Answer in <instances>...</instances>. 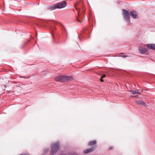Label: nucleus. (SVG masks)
<instances>
[{
    "label": "nucleus",
    "instance_id": "nucleus-1",
    "mask_svg": "<svg viewBox=\"0 0 155 155\" xmlns=\"http://www.w3.org/2000/svg\"><path fill=\"white\" fill-rule=\"evenodd\" d=\"M72 78L73 77L72 76L61 75L56 77L55 78V80L56 81H59L60 82H63L71 80L72 79Z\"/></svg>",
    "mask_w": 155,
    "mask_h": 155
},
{
    "label": "nucleus",
    "instance_id": "nucleus-2",
    "mask_svg": "<svg viewBox=\"0 0 155 155\" xmlns=\"http://www.w3.org/2000/svg\"><path fill=\"white\" fill-rule=\"evenodd\" d=\"M59 148V144L58 142L54 143L51 145V150L50 153L51 155L55 154Z\"/></svg>",
    "mask_w": 155,
    "mask_h": 155
},
{
    "label": "nucleus",
    "instance_id": "nucleus-3",
    "mask_svg": "<svg viewBox=\"0 0 155 155\" xmlns=\"http://www.w3.org/2000/svg\"><path fill=\"white\" fill-rule=\"evenodd\" d=\"M146 45H143L139 47V51L141 54H144L148 50L146 48Z\"/></svg>",
    "mask_w": 155,
    "mask_h": 155
},
{
    "label": "nucleus",
    "instance_id": "nucleus-4",
    "mask_svg": "<svg viewBox=\"0 0 155 155\" xmlns=\"http://www.w3.org/2000/svg\"><path fill=\"white\" fill-rule=\"evenodd\" d=\"M123 15L124 18L125 20L128 22H130V14L129 12L126 10L123 9Z\"/></svg>",
    "mask_w": 155,
    "mask_h": 155
},
{
    "label": "nucleus",
    "instance_id": "nucleus-5",
    "mask_svg": "<svg viewBox=\"0 0 155 155\" xmlns=\"http://www.w3.org/2000/svg\"><path fill=\"white\" fill-rule=\"evenodd\" d=\"M58 8H61L65 7L67 5L66 2L63 1L56 4Z\"/></svg>",
    "mask_w": 155,
    "mask_h": 155
},
{
    "label": "nucleus",
    "instance_id": "nucleus-6",
    "mask_svg": "<svg viewBox=\"0 0 155 155\" xmlns=\"http://www.w3.org/2000/svg\"><path fill=\"white\" fill-rule=\"evenodd\" d=\"M130 15L134 18H139L137 12L135 11H133L130 12Z\"/></svg>",
    "mask_w": 155,
    "mask_h": 155
},
{
    "label": "nucleus",
    "instance_id": "nucleus-7",
    "mask_svg": "<svg viewBox=\"0 0 155 155\" xmlns=\"http://www.w3.org/2000/svg\"><path fill=\"white\" fill-rule=\"evenodd\" d=\"M96 148V146L88 148L85 150L83 151V153L85 154H87L88 153L93 151Z\"/></svg>",
    "mask_w": 155,
    "mask_h": 155
},
{
    "label": "nucleus",
    "instance_id": "nucleus-8",
    "mask_svg": "<svg viewBox=\"0 0 155 155\" xmlns=\"http://www.w3.org/2000/svg\"><path fill=\"white\" fill-rule=\"evenodd\" d=\"M147 48L149 49L155 50V44H148L146 45Z\"/></svg>",
    "mask_w": 155,
    "mask_h": 155
},
{
    "label": "nucleus",
    "instance_id": "nucleus-9",
    "mask_svg": "<svg viewBox=\"0 0 155 155\" xmlns=\"http://www.w3.org/2000/svg\"><path fill=\"white\" fill-rule=\"evenodd\" d=\"M56 8H58L56 4L51 5L48 8V9H51V10L55 9Z\"/></svg>",
    "mask_w": 155,
    "mask_h": 155
},
{
    "label": "nucleus",
    "instance_id": "nucleus-10",
    "mask_svg": "<svg viewBox=\"0 0 155 155\" xmlns=\"http://www.w3.org/2000/svg\"><path fill=\"white\" fill-rule=\"evenodd\" d=\"M136 103L142 106H145L146 105L145 103L143 101H136Z\"/></svg>",
    "mask_w": 155,
    "mask_h": 155
},
{
    "label": "nucleus",
    "instance_id": "nucleus-11",
    "mask_svg": "<svg viewBox=\"0 0 155 155\" xmlns=\"http://www.w3.org/2000/svg\"><path fill=\"white\" fill-rule=\"evenodd\" d=\"M130 91L132 92V94H140V91H139V90H137L135 91Z\"/></svg>",
    "mask_w": 155,
    "mask_h": 155
},
{
    "label": "nucleus",
    "instance_id": "nucleus-12",
    "mask_svg": "<svg viewBox=\"0 0 155 155\" xmlns=\"http://www.w3.org/2000/svg\"><path fill=\"white\" fill-rule=\"evenodd\" d=\"M96 143V141L95 140L89 142L88 143V145L89 146H91L93 145H95Z\"/></svg>",
    "mask_w": 155,
    "mask_h": 155
},
{
    "label": "nucleus",
    "instance_id": "nucleus-13",
    "mask_svg": "<svg viewBox=\"0 0 155 155\" xmlns=\"http://www.w3.org/2000/svg\"><path fill=\"white\" fill-rule=\"evenodd\" d=\"M106 77L105 74H104L101 77V78L100 79V81L101 82H103L104 81V80L103 79V78Z\"/></svg>",
    "mask_w": 155,
    "mask_h": 155
},
{
    "label": "nucleus",
    "instance_id": "nucleus-14",
    "mask_svg": "<svg viewBox=\"0 0 155 155\" xmlns=\"http://www.w3.org/2000/svg\"><path fill=\"white\" fill-rule=\"evenodd\" d=\"M49 149L48 148H47L44 149L43 150V152L44 153L46 154V153L48 151Z\"/></svg>",
    "mask_w": 155,
    "mask_h": 155
},
{
    "label": "nucleus",
    "instance_id": "nucleus-15",
    "mask_svg": "<svg viewBox=\"0 0 155 155\" xmlns=\"http://www.w3.org/2000/svg\"><path fill=\"white\" fill-rule=\"evenodd\" d=\"M121 56L123 58H126V57H127L128 56L127 55H122Z\"/></svg>",
    "mask_w": 155,
    "mask_h": 155
},
{
    "label": "nucleus",
    "instance_id": "nucleus-16",
    "mask_svg": "<svg viewBox=\"0 0 155 155\" xmlns=\"http://www.w3.org/2000/svg\"><path fill=\"white\" fill-rule=\"evenodd\" d=\"M60 155H66L65 154L61 153V154H60Z\"/></svg>",
    "mask_w": 155,
    "mask_h": 155
},
{
    "label": "nucleus",
    "instance_id": "nucleus-17",
    "mask_svg": "<svg viewBox=\"0 0 155 155\" xmlns=\"http://www.w3.org/2000/svg\"><path fill=\"white\" fill-rule=\"evenodd\" d=\"M112 149V147H110V148H109V149L110 150V149Z\"/></svg>",
    "mask_w": 155,
    "mask_h": 155
},
{
    "label": "nucleus",
    "instance_id": "nucleus-18",
    "mask_svg": "<svg viewBox=\"0 0 155 155\" xmlns=\"http://www.w3.org/2000/svg\"><path fill=\"white\" fill-rule=\"evenodd\" d=\"M4 87L5 88L6 87V85H5L4 86Z\"/></svg>",
    "mask_w": 155,
    "mask_h": 155
}]
</instances>
